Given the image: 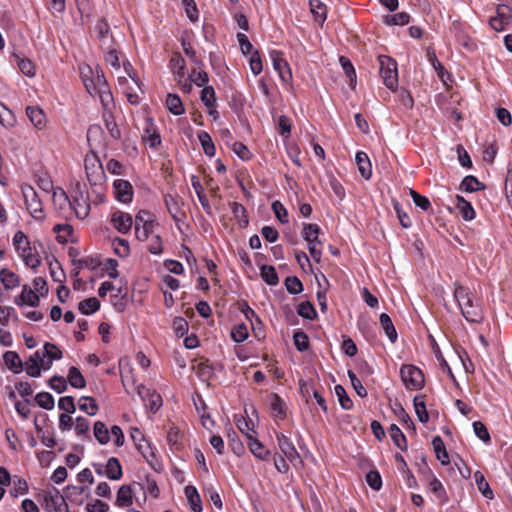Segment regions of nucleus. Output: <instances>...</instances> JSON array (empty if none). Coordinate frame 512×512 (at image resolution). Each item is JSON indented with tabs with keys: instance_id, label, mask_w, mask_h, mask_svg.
Returning <instances> with one entry per match:
<instances>
[{
	"instance_id": "obj_12",
	"label": "nucleus",
	"mask_w": 512,
	"mask_h": 512,
	"mask_svg": "<svg viewBox=\"0 0 512 512\" xmlns=\"http://www.w3.org/2000/svg\"><path fill=\"white\" fill-rule=\"evenodd\" d=\"M111 223L119 233L127 234L133 225V219L128 213L116 211L111 216Z\"/></svg>"
},
{
	"instance_id": "obj_17",
	"label": "nucleus",
	"mask_w": 512,
	"mask_h": 512,
	"mask_svg": "<svg viewBox=\"0 0 512 512\" xmlns=\"http://www.w3.org/2000/svg\"><path fill=\"white\" fill-rule=\"evenodd\" d=\"M40 302L39 295L27 285L22 287L20 295L15 300L17 305H29L30 307H37Z\"/></svg>"
},
{
	"instance_id": "obj_4",
	"label": "nucleus",
	"mask_w": 512,
	"mask_h": 512,
	"mask_svg": "<svg viewBox=\"0 0 512 512\" xmlns=\"http://www.w3.org/2000/svg\"><path fill=\"white\" fill-rule=\"evenodd\" d=\"M21 192L26 209L32 218L36 221H43L45 219V212L43 210L42 201L39 198L36 190L28 184H23L21 186Z\"/></svg>"
},
{
	"instance_id": "obj_3",
	"label": "nucleus",
	"mask_w": 512,
	"mask_h": 512,
	"mask_svg": "<svg viewBox=\"0 0 512 512\" xmlns=\"http://www.w3.org/2000/svg\"><path fill=\"white\" fill-rule=\"evenodd\" d=\"M13 245L26 266L36 269L40 265V258L33 252L28 236L23 231L15 233Z\"/></svg>"
},
{
	"instance_id": "obj_51",
	"label": "nucleus",
	"mask_w": 512,
	"mask_h": 512,
	"mask_svg": "<svg viewBox=\"0 0 512 512\" xmlns=\"http://www.w3.org/2000/svg\"><path fill=\"white\" fill-rule=\"evenodd\" d=\"M414 408L419 421L426 423L429 419V415L422 397L416 396L414 398Z\"/></svg>"
},
{
	"instance_id": "obj_29",
	"label": "nucleus",
	"mask_w": 512,
	"mask_h": 512,
	"mask_svg": "<svg viewBox=\"0 0 512 512\" xmlns=\"http://www.w3.org/2000/svg\"><path fill=\"white\" fill-rule=\"evenodd\" d=\"M122 467L117 458L108 459L105 469V475L111 480H119L122 477Z\"/></svg>"
},
{
	"instance_id": "obj_53",
	"label": "nucleus",
	"mask_w": 512,
	"mask_h": 512,
	"mask_svg": "<svg viewBox=\"0 0 512 512\" xmlns=\"http://www.w3.org/2000/svg\"><path fill=\"white\" fill-rule=\"evenodd\" d=\"M201 100L207 108H213L216 102L215 90L212 86L205 85L201 91Z\"/></svg>"
},
{
	"instance_id": "obj_49",
	"label": "nucleus",
	"mask_w": 512,
	"mask_h": 512,
	"mask_svg": "<svg viewBox=\"0 0 512 512\" xmlns=\"http://www.w3.org/2000/svg\"><path fill=\"white\" fill-rule=\"evenodd\" d=\"M334 390L341 407L345 410L351 409L353 402L347 395L345 388L341 385H336Z\"/></svg>"
},
{
	"instance_id": "obj_42",
	"label": "nucleus",
	"mask_w": 512,
	"mask_h": 512,
	"mask_svg": "<svg viewBox=\"0 0 512 512\" xmlns=\"http://www.w3.org/2000/svg\"><path fill=\"white\" fill-rule=\"evenodd\" d=\"M389 435L392 438L394 444L401 450H406V437L401 431V429L395 425L392 424L389 428Z\"/></svg>"
},
{
	"instance_id": "obj_46",
	"label": "nucleus",
	"mask_w": 512,
	"mask_h": 512,
	"mask_svg": "<svg viewBox=\"0 0 512 512\" xmlns=\"http://www.w3.org/2000/svg\"><path fill=\"white\" fill-rule=\"evenodd\" d=\"M198 138H199V141L201 143L204 153L210 157L214 156L215 155V146H214L211 136L207 132L201 131L198 134Z\"/></svg>"
},
{
	"instance_id": "obj_59",
	"label": "nucleus",
	"mask_w": 512,
	"mask_h": 512,
	"mask_svg": "<svg viewBox=\"0 0 512 512\" xmlns=\"http://www.w3.org/2000/svg\"><path fill=\"white\" fill-rule=\"evenodd\" d=\"M190 81L199 87H203L208 83V74L199 69H193L189 74Z\"/></svg>"
},
{
	"instance_id": "obj_39",
	"label": "nucleus",
	"mask_w": 512,
	"mask_h": 512,
	"mask_svg": "<svg viewBox=\"0 0 512 512\" xmlns=\"http://www.w3.org/2000/svg\"><path fill=\"white\" fill-rule=\"evenodd\" d=\"M100 302L95 297L87 298L78 304L79 311L84 315H90L98 311Z\"/></svg>"
},
{
	"instance_id": "obj_25",
	"label": "nucleus",
	"mask_w": 512,
	"mask_h": 512,
	"mask_svg": "<svg viewBox=\"0 0 512 512\" xmlns=\"http://www.w3.org/2000/svg\"><path fill=\"white\" fill-rule=\"evenodd\" d=\"M0 281L4 288L7 290L15 289L20 285V279L18 275L6 268L0 271Z\"/></svg>"
},
{
	"instance_id": "obj_50",
	"label": "nucleus",
	"mask_w": 512,
	"mask_h": 512,
	"mask_svg": "<svg viewBox=\"0 0 512 512\" xmlns=\"http://www.w3.org/2000/svg\"><path fill=\"white\" fill-rule=\"evenodd\" d=\"M339 62L341 64L345 74L350 79V85L352 87H354L355 83H356V72H355V69H354L351 61L347 57L341 56L339 58Z\"/></svg>"
},
{
	"instance_id": "obj_30",
	"label": "nucleus",
	"mask_w": 512,
	"mask_h": 512,
	"mask_svg": "<svg viewBox=\"0 0 512 512\" xmlns=\"http://www.w3.org/2000/svg\"><path fill=\"white\" fill-rule=\"evenodd\" d=\"M96 30L98 32V37L101 42V47H106L110 44H113V38L109 34L110 28L108 23L105 20H100L96 24Z\"/></svg>"
},
{
	"instance_id": "obj_43",
	"label": "nucleus",
	"mask_w": 512,
	"mask_h": 512,
	"mask_svg": "<svg viewBox=\"0 0 512 512\" xmlns=\"http://www.w3.org/2000/svg\"><path fill=\"white\" fill-rule=\"evenodd\" d=\"M105 52V61L116 71H120V62L117 50L112 44L102 48Z\"/></svg>"
},
{
	"instance_id": "obj_11",
	"label": "nucleus",
	"mask_w": 512,
	"mask_h": 512,
	"mask_svg": "<svg viewBox=\"0 0 512 512\" xmlns=\"http://www.w3.org/2000/svg\"><path fill=\"white\" fill-rule=\"evenodd\" d=\"M137 392L151 412L155 413L161 408L163 401L159 393L143 385L138 387Z\"/></svg>"
},
{
	"instance_id": "obj_44",
	"label": "nucleus",
	"mask_w": 512,
	"mask_h": 512,
	"mask_svg": "<svg viewBox=\"0 0 512 512\" xmlns=\"http://www.w3.org/2000/svg\"><path fill=\"white\" fill-rule=\"evenodd\" d=\"M262 279L271 286L278 284L279 278L273 266L263 265L260 269Z\"/></svg>"
},
{
	"instance_id": "obj_38",
	"label": "nucleus",
	"mask_w": 512,
	"mask_h": 512,
	"mask_svg": "<svg viewBox=\"0 0 512 512\" xmlns=\"http://www.w3.org/2000/svg\"><path fill=\"white\" fill-rule=\"evenodd\" d=\"M79 409L89 416H94L98 412V405L94 398L82 396L78 400Z\"/></svg>"
},
{
	"instance_id": "obj_31",
	"label": "nucleus",
	"mask_w": 512,
	"mask_h": 512,
	"mask_svg": "<svg viewBox=\"0 0 512 512\" xmlns=\"http://www.w3.org/2000/svg\"><path fill=\"white\" fill-rule=\"evenodd\" d=\"M432 445L437 459L442 465H447L449 463V456L442 438L440 436H435L432 440Z\"/></svg>"
},
{
	"instance_id": "obj_61",
	"label": "nucleus",
	"mask_w": 512,
	"mask_h": 512,
	"mask_svg": "<svg viewBox=\"0 0 512 512\" xmlns=\"http://www.w3.org/2000/svg\"><path fill=\"white\" fill-rule=\"evenodd\" d=\"M285 287L290 294H299L303 290V285L297 277H287L285 279Z\"/></svg>"
},
{
	"instance_id": "obj_57",
	"label": "nucleus",
	"mask_w": 512,
	"mask_h": 512,
	"mask_svg": "<svg viewBox=\"0 0 512 512\" xmlns=\"http://www.w3.org/2000/svg\"><path fill=\"white\" fill-rule=\"evenodd\" d=\"M15 119L13 113L0 102V124L4 127H12Z\"/></svg>"
},
{
	"instance_id": "obj_35",
	"label": "nucleus",
	"mask_w": 512,
	"mask_h": 512,
	"mask_svg": "<svg viewBox=\"0 0 512 512\" xmlns=\"http://www.w3.org/2000/svg\"><path fill=\"white\" fill-rule=\"evenodd\" d=\"M95 439L101 444L105 445L110 441V432L105 423L96 421L93 427Z\"/></svg>"
},
{
	"instance_id": "obj_41",
	"label": "nucleus",
	"mask_w": 512,
	"mask_h": 512,
	"mask_svg": "<svg viewBox=\"0 0 512 512\" xmlns=\"http://www.w3.org/2000/svg\"><path fill=\"white\" fill-rule=\"evenodd\" d=\"M474 479L477 484L478 490L482 493V495L488 499H492L494 497V494L489 486V483L486 481L484 475L480 471H477L474 473Z\"/></svg>"
},
{
	"instance_id": "obj_58",
	"label": "nucleus",
	"mask_w": 512,
	"mask_h": 512,
	"mask_svg": "<svg viewBox=\"0 0 512 512\" xmlns=\"http://www.w3.org/2000/svg\"><path fill=\"white\" fill-rule=\"evenodd\" d=\"M248 335V327L245 324L236 325L231 331V337L237 343L244 342Z\"/></svg>"
},
{
	"instance_id": "obj_18",
	"label": "nucleus",
	"mask_w": 512,
	"mask_h": 512,
	"mask_svg": "<svg viewBox=\"0 0 512 512\" xmlns=\"http://www.w3.org/2000/svg\"><path fill=\"white\" fill-rule=\"evenodd\" d=\"M26 115L32 125L37 129H43L46 126V116L42 109L36 106H28Z\"/></svg>"
},
{
	"instance_id": "obj_16",
	"label": "nucleus",
	"mask_w": 512,
	"mask_h": 512,
	"mask_svg": "<svg viewBox=\"0 0 512 512\" xmlns=\"http://www.w3.org/2000/svg\"><path fill=\"white\" fill-rule=\"evenodd\" d=\"M142 140L151 148H157L161 143V137L150 119L146 120V127L142 134Z\"/></svg>"
},
{
	"instance_id": "obj_56",
	"label": "nucleus",
	"mask_w": 512,
	"mask_h": 512,
	"mask_svg": "<svg viewBox=\"0 0 512 512\" xmlns=\"http://www.w3.org/2000/svg\"><path fill=\"white\" fill-rule=\"evenodd\" d=\"M155 227L154 222L144 223L143 226L135 227V235L138 240L146 241L153 234Z\"/></svg>"
},
{
	"instance_id": "obj_32",
	"label": "nucleus",
	"mask_w": 512,
	"mask_h": 512,
	"mask_svg": "<svg viewBox=\"0 0 512 512\" xmlns=\"http://www.w3.org/2000/svg\"><path fill=\"white\" fill-rule=\"evenodd\" d=\"M309 6L315 20L319 23H323L327 17V8L325 4L320 0H309Z\"/></svg>"
},
{
	"instance_id": "obj_22",
	"label": "nucleus",
	"mask_w": 512,
	"mask_h": 512,
	"mask_svg": "<svg viewBox=\"0 0 512 512\" xmlns=\"http://www.w3.org/2000/svg\"><path fill=\"white\" fill-rule=\"evenodd\" d=\"M246 437L248 439L249 449L254 456L261 460H267L270 455V451L267 450L258 439L254 438L253 435L247 433Z\"/></svg>"
},
{
	"instance_id": "obj_28",
	"label": "nucleus",
	"mask_w": 512,
	"mask_h": 512,
	"mask_svg": "<svg viewBox=\"0 0 512 512\" xmlns=\"http://www.w3.org/2000/svg\"><path fill=\"white\" fill-rule=\"evenodd\" d=\"M185 496L193 512L202 511L201 499L197 489L194 486L189 485L185 487Z\"/></svg>"
},
{
	"instance_id": "obj_33",
	"label": "nucleus",
	"mask_w": 512,
	"mask_h": 512,
	"mask_svg": "<svg viewBox=\"0 0 512 512\" xmlns=\"http://www.w3.org/2000/svg\"><path fill=\"white\" fill-rule=\"evenodd\" d=\"M379 321L386 336L392 343H394L397 340V332L390 316L386 313H382L379 317Z\"/></svg>"
},
{
	"instance_id": "obj_20",
	"label": "nucleus",
	"mask_w": 512,
	"mask_h": 512,
	"mask_svg": "<svg viewBox=\"0 0 512 512\" xmlns=\"http://www.w3.org/2000/svg\"><path fill=\"white\" fill-rule=\"evenodd\" d=\"M427 481H428L430 490L435 494V496L441 502L447 501V494H446L443 484L429 469L427 471Z\"/></svg>"
},
{
	"instance_id": "obj_37",
	"label": "nucleus",
	"mask_w": 512,
	"mask_h": 512,
	"mask_svg": "<svg viewBox=\"0 0 512 512\" xmlns=\"http://www.w3.org/2000/svg\"><path fill=\"white\" fill-rule=\"evenodd\" d=\"M70 385L77 389H82L86 386V381L82 373L77 367H70L67 375Z\"/></svg>"
},
{
	"instance_id": "obj_19",
	"label": "nucleus",
	"mask_w": 512,
	"mask_h": 512,
	"mask_svg": "<svg viewBox=\"0 0 512 512\" xmlns=\"http://www.w3.org/2000/svg\"><path fill=\"white\" fill-rule=\"evenodd\" d=\"M267 402L274 417L279 419L286 417L285 403L277 394L271 393L267 398Z\"/></svg>"
},
{
	"instance_id": "obj_7",
	"label": "nucleus",
	"mask_w": 512,
	"mask_h": 512,
	"mask_svg": "<svg viewBox=\"0 0 512 512\" xmlns=\"http://www.w3.org/2000/svg\"><path fill=\"white\" fill-rule=\"evenodd\" d=\"M320 228L317 224L306 223L303 226V237L308 243L312 258L319 262L321 259V241L318 239Z\"/></svg>"
},
{
	"instance_id": "obj_21",
	"label": "nucleus",
	"mask_w": 512,
	"mask_h": 512,
	"mask_svg": "<svg viewBox=\"0 0 512 512\" xmlns=\"http://www.w3.org/2000/svg\"><path fill=\"white\" fill-rule=\"evenodd\" d=\"M71 208L74 210L75 215L79 219H85L90 212V204L88 202V199L84 197L82 194L79 195V197H75L72 201Z\"/></svg>"
},
{
	"instance_id": "obj_13",
	"label": "nucleus",
	"mask_w": 512,
	"mask_h": 512,
	"mask_svg": "<svg viewBox=\"0 0 512 512\" xmlns=\"http://www.w3.org/2000/svg\"><path fill=\"white\" fill-rule=\"evenodd\" d=\"M114 194L117 200L129 203L133 197L132 185L127 180L117 179L114 181Z\"/></svg>"
},
{
	"instance_id": "obj_27",
	"label": "nucleus",
	"mask_w": 512,
	"mask_h": 512,
	"mask_svg": "<svg viewBox=\"0 0 512 512\" xmlns=\"http://www.w3.org/2000/svg\"><path fill=\"white\" fill-rule=\"evenodd\" d=\"M133 503L132 489L129 485H122L116 497V505L119 507H130Z\"/></svg>"
},
{
	"instance_id": "obj_55",
	"label": "nucleus",
	"mask_w": 512,
	"mask_h": 512,
	"mask_svg": "<svg viewBox=\"0 0 512 512\" xmlns=\"http://www.w3.org/2000/svg\"><path fill=\"white\" fill-rule=\"evenodd\" d=\"M36 403L43 409L51 410L54 408V398L48 392H40L35 396Z\"/></svg>"
},
{
	"instance_id": "obj_47",
	"label": "nucleus",
	"mask_w": 512,
	"mask_h": 512,
	"mask_svg": "<svg viewBox=\"0 0 512 512\" xmlns=\"http://www.w3.org/2000/svg\"><path fill=\"white\" fill-rule=\"evenodd\" d=\"M40 354H45L46 361L59 360L62 358V351L53 343H45L43 351Z\"/></svg>"
},
{
	"instance_id": "obj_1",
	"label": "nucleus",
	"mask_w": 512,
	"mask_h": 512,
	"mask_svg": "<svg viewBox=\"0 0 512 512\" xmlns=\"http://www.w3.org/2000/svg\"><path fill=\"white\" fill-rule=\"evenodd\" d=\"M86 70L88 73H91V68L89 66L80 67L81 77L87 92L90 95H98L103 109L107 110L108 106L112 105L113 98L103 71L96 68L94 79H87Z\"/></svg>"
},
{
	"instance_id": "obj_45",
	"label": "nucleus",
	"mask_w": 512,
	"mask_h": 512,
	"mask_svg": "<svg viewBox=\"0 0 512 512\" xmlns=\"http://www.w3.org/2000/svg\"><path fill=\"white\" fill-rule=\"evenodd\" d=\"M15 57L20 71L27 77H34L36 74L35 64L30 59L21 58L17 55Z\"/></svg>"
},
{
	"instance_id": "obj_64",
	"label": "nucleus",
	"mask_w": 512,
	"mask_h": 512,
	"mask_svg": "<svg viewBox=\"0 0 512 512\" xmlns=\"http://www.w3.org/2000/svg\"><path fill=\"white\" fill-rule=\"evenodd\" d=\"M409 194L412 197L414 204L422 210L427 211L431 207V203L427 197L420 195L413 189H410Z\"/></svg>"
},
{
	"instance_id": "obj_48",
	"label": "nucleus",
	"mask_w": 512,
	"mask_h": 512,
	"mask_svg": "<svg viewBox=\"0 0 512 512\" xmlns=\"http://www.w3.org/2000/svg\"><path fill=\"white\" fill-rule=\"evenodd\" d=\"M410 21V15L406 12H399L394 15H386L384 22L387 25H406Z\"/></svg>"
},
{
	"instance_id": "obj_63",
	"label": "nucleus",
	"mask_w": 512,
	"mask_h": 512,
	"mask_svg": "<svg viewBox=\"0 0 512 512\" xmlns=\"http://www.w3.org/2000/svg\"><path fill=\"white\" fill-rule=\"evenodd\" d=\"M58 407L67 414H74L76 411V405L72 396L61 397L58 401Z\"/></svg>"
},
{
	"instance_id": "obj_60",
	"label": "nucleus",
	"mask_w": 512,
	"mask_h": 512,
	"mask_svg": "<svg viewBox=\"0 0 512 512\" xmlns=\"http://www.w3.org/2000/svg\"><path fill=\"white\" fill-rule=\"evenodd\" d=\"M298 314L308 320H313L316 317V311L309 301L302 302L298 306Z\"/></svg>"
},
{
	"instance_id": "obj_40",
	"label": "nucleus",
	"mask_w": 512,
	"mask_h": 512,
	"mask_svg": "<svg viewBox=\"0 0 512 512\" xmlns=\"http://www.w3.org/2000/svg\"><path fill=\"white\" fill-rule=\"evenodd\" d=\"M53 231L57 234V241L60 244H65L72 236L73 227L69 224H57L54 226Z\"/></svg>"
},
{
	"instance_id": "obj_2",
	"label": "nucleus",
	"mask_w": 512,
	"mask_h": 512,
	"mask_svg": "<svg viewBox=\"0 0 512 512\" xmlns=\"http://www.w3.org/2000/svg\"><path fill=\"white\" fill-rule=\"evenodd\" d=\"M454 298L462 312V315L468 322L477 323L482 320V311L479 304L476 302L471 291L455 283Z\"/></svg>"
},
{
	"instance_id": "obj_6",
	"label": "nucleus",
	"mask_w": 512,
	"mask_h": 512,
	"mask_svg": "<svg viewBox=\"0 0 512 512\" xmlns=\"http://www.w3.org/2000/svg\"><path fill=\"white\" fill-rule=\"evenodd\" d=\"M400 376L408 390H420L424 387V374L414 365H403L400 369Z\"/></svg>"
},
{
	"instance_id": "obj_62",
	"label": "nucleus",
	"mask_w": 512,
	"mask_h": 512,
	"mask_svg": "<svg viewBox=\"0 0 512 512\" xmlns=\"http://www.w3.org/2000/svg\"><path fill=\"white\" fill-rule=\"evenodd\" d=\"M293 341H294V345L297 348V350L302 352V351H305L308 349L309 339H308V336L304 332H302V331L295 332L293 335Z\"/></svg>"
},
{
	"instance_id": "obj_54",
	"label": "nucleus",
	"mask_w": 512,
	"mask_h": 512,
	"mask_svg": "<svg viewBox=\"0 0 512 512\" xmlns=\"http://www.w3.org/2000/svg\"><path fill=\"white\" fill-rule=\"evenodd\" d=\"M90 422L84 417H77L75 419V432L78 436L90 438Z\"/></svg>"
},
{
	"instance_id": "obj_9",
	"label": "nucleus",
	"mask_w": 512,
	"mask_h": 512,
	"mask_svg": "<svg viewBox=\"0 0 512 512\" xmlns=\"http://www.w3.org/2000/svg\"><path fill=\"white\" fill-rule=\"evenodd\" d=\"M48 370L51 368V361L45 360V354H40V351H36L25 363V372L30 377H39L41 375V369Z\"/></svg>"
},
{
	"instance_id": "obj_5",
	"label": "nucleus",
	"mask_w": 512,
	"mask_h": 512,
	"mask_svg": "<svg viewBox=\"0 0 512 512\" xmlns=\"http://www.w3.org/2000/svg\"><path fill=\"white\" fill-rule=\"evenodd\" d=\"M380 76L384 85L391 91H395L398 87V70L397 63L394 59L386 55L378 57Z\"/></svg>"
},
{
	"instance_id": "obj_15",
	"label": "nucleus",
	"mask_w": 512,
	"mask_h": 512,
	"mask_svg": "<svg viewBox=\"0 0 512 512\" xmlns=\"http://www.w3.org/2000/svg\"><path fill=\"white\" fill-rule=\"evenodd\" d=\"M165 205L175 221H181L185 217V213L182 211V201L179 197L170 194L166 195Z\"/></svg>"
},
{
	"instance_id": "obj_14",
	"label": "nucleus",
	"mask_w": 512,
	"mask_h": 512,
	"mask_svg": "<svg viewBox=\"0 0 512 512\" xmlns=\"http://www.w3.org/2000/svg\"><path fill=\"white\" fill-rule=\"evenodd\" d=\"M131 438L134 441L137 450L147 461L154 458V453L150 444L144 439V436L139 429L135 428L131 431Z\"/></svg>"
},
{
	"instance_id": "obj_36",
	"label": "nucleus",
	"mask_w": 512,
	"mask_h": 512,
	"mask_svg": "<svg viewBox=\"0 0 512 512\" xmlns=\"http://www.w3.org/2000/svg\"><path fill=\"white\" fill-rule=\"evenodd\" d=\"M52 200L54 206L60 211L65 210L67 207L71 208L72 206L71 200L68 198L65 191L60 188L53 192Z\"/></svg>"
},
{
	"instance_id": "obj_10",
	"label": "nucleus",
	"mask_w": 512,
	"mask_h": 512,
	"mask_svg": "<svg viewBox=\"0 0 512 512\" xmlns=\"http://www.w3.org/2000/svg\"><path fill=\"white\" fill-rule=\"evenodd\" d=\"M276 439L279 449L294 466L302 463L299 453L297 452L294 444L290 441V439L287 436H285L282 433H279L276 435Z\"/></svg>"
},
{
	"instance_id": "obj_24",
	"label": "nucleus",
	"mask_w": 512,
	"mask_h": 512,
	"mask_svg": "<svg viewBox=\"0 0 512 512\" xmlns=\"http://www.w3.org/2000/svg\"><path fill=\"white\" fill-rule=\"evenodd\" d=\"M103 120L105 127L107 131L109 132L110 136L115 139L119 140L121 138V132L117 126V123L114 120V117L111 112V105L108 106V109L103 112Z\"/></svg>"
},
{
	"instance_id": "obj_23",
	"label": "nucleus",
	"mask_w": 512,
	"mask_h": 512,
	"mask_svg": "<svg viewBox=\"0 0 512 512\" xmlns=\"http://www.w3.org/2000/svg\"><path fill=\"white\" fill-rule=\"evenodd\" d=\"M356 164L361 176L368 180L372 175V167L368 155L365 152L359 151L355 156Z\"/></svg>"
},
{
	"instance_id": "obj_26",
	"label": "nucleus",
	"mask_w": 512,
	"mask_h": 512,
	"mask_svg": "<svg viewBox=\"0 0 512 512\" xmlns=\"http://www.w3.org/2000/svg\"><path fill=\"white\" fill-rule=\"evenodd\" d=\"M456 208L465 221H471L475 218V211L470 202L466 201L462 196H456Z\"/></svg>"
},
{
	"instance_id": "obj_52",
	"label": "nucleus",
	"mask_w": 512,
	"mask_h": 512,
	"mask_svg": "<svg viewBox=\"0 0 512 512\" xmlns=\"http://www.w3.org/2000/svg\"><path fill=\"white\" fill-rule=\"evenodd\" d=\"M112 245H113L114 252L119 257L125 258L129 255L130 248H129V243L127 240L122 239V238H115L113 240Z\"/></svg>"
},
{
	"instance_id": "obj_34",
	"label": "nucleus",
	"mask_w": 512,
	"mask_h": 512,
	"mask_svg": "<svg viewBox=\"0 0 512 512\" xmlns=\"http://www.w3.org/2000/svg\"><path fill=\"white\" fill-rule=\"evenodd\" d=\"M167 109L174 115L179 116L184 113V106L181 98L177 94H168L166 99Z\"/></svg>"
},
{
	"instance_id": "obj_8",
	"label": "nucleus",
	"mask_w": 512,
	"mask_h": 512,
	"mask_svg": "<svg viewBox=\"0 0 512 512\" xmlns=\"http://www.w3.org/2000/svg\"><path fill=\"white\" fill-rule=\"evenodd\" d=\"M270 57L272 60L273 68L278 72L281 81L284 84L291 85L292 72L288 62L283 57V53L278 50H273L270 52Z\"/></svg>"
}]
</instances>
